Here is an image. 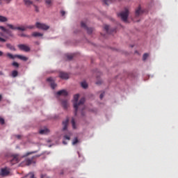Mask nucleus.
<instances>
[{
  "label": "nucleus",
  "instance_id": "obj_1",
  "mask_svg": "<svg viewBox=\"0 0 178 178\" xmlns=\"http://www.w3.org/2000/svg\"><path fill=\"white\" fill-rule=\"evenodd\" d=\"M80 97V95L79 94L75 95L74 96V108L75 109L74 111V115L75 116L77 115V111H79V109H80L81 111H84V109H86V106H84V102H86V98L82 97L79 102H77L79 101V98Z\"/></svg>",
  "mask_w": 178,
  "mask_h": 178
},
{
  "label": "nucleus",
  "instance_id": "obj_2",
  "mask_svg": "<svg viewBox=\"0 0 178 178\" xmlns=\"http://www.w3.org/2000/svg\"><path fill=\"white\" fill-rule=\"evenodd\" d=\"M118 16L121 18L122 22H127V18L129 17V10L126 8L124 11L118 14Z\"/></svg>",
  "mask_w": 178,
  "mask_h": 178
},
{
  "label": "nucleus",
  "instance_id": "obj_3",
  "mask_svg": "<svg viewBox=\"0 0 178 178\" xmlns=\"http://www.w3.org/2000/svg\"><path fill=\"white\" fill-rule=\"evenodd\" d=\"M7 27H9L11 30H19V31H26V30H27V28L25 26H15L10 24H8Z\"/></svg>",
  "mask_w": 178,
  "mask_h": 178
},
{
  "label": "nucleus",
  "instance_id": "obj_4",
  "mask_svg": "<svg viewBox=\"0 0 178 178\" xmlns=\"http://www.w3.org/2000/svg\"><path fill=\"white\" fill-rule=\"evenodd\" d=\"M35 27L37 29H39L40 30H44V31L49 30V26L40 22H36Z\"/></svg>",
  "mask_w": 178,
  "mask_h": 178
},
{
  "label": "nucleus",
  "instance_id": "obj_5",
  "mask_svg": "<svg viewBox=\"0 0 178 178\" xmlns=\"http://www.w3.org/2000/svg\"><path fill=\"white\" fill-rule=\"evenodd\" d=\"M81 26L84 30H86L88 34H92V31H94V29L92 28H88L87 25L84 23V22H81Z\"/></svg>",
  "mask_w": 178,
  "mask_h": 178
},
{
  "label": "nucleus",
  "instance_id": "obj_6",
  "mask_svg": "<svg viewBox=\"0 0 178 178\" xmlns=\"http://www.w3.org/2000/svg\"><path fill=\"white\" fill-rule=\"evenodd\" d=\"M47 81L50 83V86L53 90H55L56 88V83H55V80H54V78L52 77H49L47 79Z\"/></svg>",
  "mask_w": 178,
  "mask_h": 178
},
{
  "label": "nucleus",
  "instance_id": "obj_7",
  "mask_svg": "<svg viewBox=\"0 0 178 178\" xmlns=\"http://www.w3.org/2000/svg\"><path fill=\"white\" fill-rule=\"evenodd\" d=\"M9 173H10V171H9V169L8 168H1L0 172V176H2L3 177H5V176H9Z\"/></svg>",
  "mask_w": 178,
  "mask_h": 178
},
{
  "label": "nucleus",
  "instance_id": "obj_8",
  "mask_svg": "<svg viewBox=\"0 0 178 178\" xmlns=\"http://www.w3.org/2000/svg\"><path fill=\"white\" fill-rule=\"evenodd\" d=\"M18 48H19L21 51H24L25 52L30 51V47L26 44H19Z\"/></svg>",
  "mask_w": 178,
  "mask_h": 178
},
{
  "label": "nucleus",
  "instance_id": "obj_9",
  "mask_svg": "<svg viewBox=\"0 0 178 178\" xmlns=\"http://www.w3.org/2000/svg\"><path fill=\"white\" fill-rule=\"evenodd\" d=\"M59 77L63 80H67V79H69V74L64 72H60L59 73Z\"/></svg>",
  "mask_w": 178,
  "mask_h": 178
},
{
  "label": "nucleus",
  "instance_id": "obj_10",
  "mask_svg": "<svg viewBox=\"0 0 178 178\" xmlns=\"http://www.w3.org/2000/svg\"><path fill=\"white\" fill-rule=\"evenodd\" d=\"M57 95H63V97H67V91L65 90H61L57 92Z\"/></svg>",
  "mask_w": 178,
  "mask_h": 178
},
{
  "label": "nucleus",
  "instance_id": "obj_11",
  "mask_svg": "<svg viewBox=\"0 0 178 178\" xmlns=\"http://www.w3.org/2000/svg\"><path fill=\"white\" fill-rule=\"evenodd\" d=\"M67 124H69V118H67L65 121L63 122V130H67Z\"/></svg>",
  "mask_w": 178,
  "mask_h": 178
},
{
  "label": "nucleus",
  "instance_id": "obj_12",
  "mask_svg": "<svg viewBox=\"0 0 178 178\" xmlns=\"http://www.w3.org/2000/svg\"><path fill=\"white\" fill-rule=\"evenodd\" d=\"M16 56H17L16 58H17L18 59H20L21 60H24V62L29 60V58L24 56L16 54Z\"/></svg>",
  "mask_w": 178,
  "mask_h": 178
},
{
  "label": "nucleus",
  "instance_id": "obj_13",
  "mask_svg": "<svg viewBox=\"0 0 178 178\" xmlns=\"http://www.w3.org/2000/svg\"><path fill=\"white\" fill-rule=\"evenodd\" d=\"M13 163H17L19 162V156L17 154H15L13 156V159L11 160Z\"/></svg>",
  "mask_w": 178,
  "mask_h": 178
},
{
  "label": "nucleus",
  "instance_id": "obj_14",
  "mask_svg": "<svg viewBox=\"0 0 178 178\" xmlns=\"http://www.w3.org/2000/svg\"><path fill=\"white\" fill-rule=\"evenodd\" d=\"M33 159H34V157H32L31 159H26V164L28 166H30V165H31V163H35V162Z\"/></svg>",
  "mask_w": 178,
  "mask_h": 178
},
{
  "label": "nucleus",
  "instance_id": "obj_15",
  "mask_svg": "<svg viewBox=\"0 0 178 178\" xmlns=\"http://www.w3.org/2000/svg\"><path fill=\"white\" fill-rule=\"evenodd\" d=\"M141 13H143V10H141V7L139 6L135 12V15L136 17H138L140 15H141Z\"/></svg>",
  "mask_w": 178,
  "mask_h": 178
},
{
  "label": "nucleus",
  "instance_id": "obj_16",
  "mask_svg": "<svg viewBox=\"0 0 178 178\" xmlns=\"http://www.w3.org/2000/svg\"><path fill=\"white\" fill-rule=\"evenodd\" d=\"M44 34L39 33V32H33L32 33V37H34L35 38H37L38 37H42Z\"/></svg>",
  "mask_w": 178,
  "mask_h": 178
},
{
  "label": "nucleus",
  "instance_id": "obj_17",
  "mask_svg": "<svg viewBox=\"0 0 178 178\" xmlns=\"http://www.w3.org/2000/svg\"><path fill=\"white\" fill-rule=\"evenodd\" d=\"M6 45V47L8 48V49H10V51H16V48H15V47L11 44L7 43Z\"/></svg>",
  "mask_w": 178,
  "mask_h": 178
},
{
  "label": "nucleus",
  "instance_id": "obj_18",
  "mask_svg": "<svg viewBox=\"0 0 178 178\" xmlns=\"http://www.w3.org/2000/svg\"><path fill=\"white\" fill-rule=\"evenodd\" d=\"M6 56H7V58H9V59H15V58H17L16 54L13 55V54H10V53H7L6 54Z\"/></svg>",
  "mask_w": 178,
  "mask_h": 178
},
{
  "label": "nucleus",
  "instance_id": "obj_19",
  "mask_svg": "<svg viewBox=\"0 0 178 178\" xmlns=\"http://www.w3.org/2000/svg\"><path fill=\"white\" fill-rule=\"evenodd\" d=\"M64 109H67V106H69V103H67V100H63L61 102Z\"/></svg>",
  "mask_w": 178,
  "mask_h": 178
},
{
  "label": "nucleus",
  "instance_id": "obj_20",
  "mask_svg": "<svg viewBox=\"0 0 178 178\" xmlns=\"http://www.w3.org/2000/svg\"><path fill=\"white\" fill-rule=\"evenodd\" d=\"M39 133L40 134H47V133H49V129L47 128L44 129H40Z\"/></svg>",
  "mask_w": 178,
  "mask_h": 178
},
{
  "label": "nucleus",
  "instance_id": "obj_21",
  "mask_svg": "<svg viewBox=\"0 0 178 178\" xmlns=\"http://www.w3.org/2000/svg\"><path fill=\"white\" fill-rule=\"evenodd\" d=\"M74 56L73 54H65V58H67V60H72Z\"/></svg>",
  "mask_w": 178,
  "mask_h": 178
},
{
  "label": "nucleus",
  "instance_id": "obj_22",
  "mask_svg": "<svg viewBox=\"0 0 178 178\" xmlns=\"http://www.w3.org/2000/svg\"><path fill=\"white\" fill-rule=\"evenodd\" d=\"M0 22L1 23H5V22H8V19L6 18V17L0 15Z\"/></svg>",
  "mask_w": 178,
  "mask_h": 178
},
{
  "label": "nucleus",
  "instance_id": "obj_23",
  "mask_svg": "<svg viewBox=\"0 0 178 178\" xmlns=\"http://www.w3.org/2000/svg\"><path fill=\"white\" fill-rule=\"evenodd\" d=\"M18 75H19V72H17V70H13L11 73L12 77H17Z\"/></svg>",
  "mask_w": 178,
  "mask_h": 178
},
{
  "label": "nucleus",
  "instance_id": "obj_24",
  "mask_svg": "<svg viewBox=\"0 0 178 178\" xmlns=\"http://www.w3.org/2000/svg\"><path fill=\"white\" fill-rule=\"evenodd\" d=\"M113 1H115V0H103V3L105 5H107V6H108L110 3H112V2H113Z\"/></svg>",
  "mask_w": 178,
  "mask_h": 178
},
{
  "label": "nucleus",
  "instance_id": "obj_25",
  "mask_svg": "<svg viewBox=\"0 0 178 178\" xmlns=\"http://www.w3.org/2000/svg\"><path fill=\"white\" fill-rule=\"evenodd\" d=\"M24 2L26 6H30V5H33V1L30 0H24Z\"/></svg>",
  "mask_w": 178,
  "mask_h": 178
},
{
  "label": "nucleus",
  "instance_id": "obj_26",
  "mask_svg": "<svg viewBox=\"0 0 178 178\" xmlns=\"http://www.w3.org/2000/svg\"><path fill=\"white\" fill-rule=\"evenodd\" d=\"M71 123L72 124V129H76L77 127H76V122L74 121V118L72 119Z\"/></svg>",
  "mask_w": 178,
  "mask_h": 178
},
{
  "label": "nucleus",
  "instance_id": "obj_27",
  "mask_svg": "<svg viewBox=\"0 0 178 178\" xmlns=\"http://www.w3.org/2000/svg\"><path fill=\"white\" fill-rule=\"evenodd\" d=\"M104 30L106 31L107 34H111V33L109 32V26L108 25H105L104 26Z\"/></svg>",
  "mask_w": 178,
  "mask_h": 178
},
{
  "label": "nucleus",
  "instance_id": "obj_28",
  "mask_svg": "<svg viewBox=\"0 0 178 178\" xmlns=\"http://www.w3.org/2000/svg\"><path fill=\"white\" fill-rule=\"evenodd\" d=\"M12 66H13L14 67H15V68H17V67H19V66H20V65L17 63V62H13V63H12Z\"/></svg>",
  "mask_w": 178,
  "mask_h": 178
},
{
  "label": "nucleus",
  "instance_id": "obj_29",
  "mask_svg": "<svg viewBox=\"0 0 178 178\" xmlns=\"http://www.w3.org/2000/svg\"><path fill=\"white\" fill-rule=\"evenodd\" d=\"M81 84L83 88H87L88 87V84H87L86 82H81Z\"/></svg>",
  "mask_w": 178,
  "mask_h": 178
},
{
  "label": "nucleus",
  "instance_id": "obj_30",
  "mask_svg": "<svg viewBox=\"0 0 178 178\" xmlns=\"http://www.w3.org/2000/svg\"><path fill=\"white\" fill-rule=\"evenodd\" d=\"M0 30H2L4 33H8V29H6L4 26H0Z\"/></svg>",
  "mask_w": 178,
  "mask_h": 178
},
{
  "label": "nucleus",
  "instance_id": "obj_31",
  "mask_svg": "<svg viewBox=\"0 0 178 178\" xmlns=\"http://www.w3.org/2000/svg\"><path fill=\"white\" fill-rule=\"evenodd\" d=\"M77 143H79V139H77V138H75L72 141V145H76Z\"/></svg>",
  "mask_w": 178,
  "mask_h": 178
},
{
  "label": "nucleus",
  "instance_id": "obj_32",
  "mask_svg": "<svg viewBox=\"0 0 178 178\" xmlns=\"http://www.w3.org/2000/svg\"><path fill=\"white\" fill-rule=\"evenodd\" d=\"M44 2L46 5H51L52 4V0H44Z\"/></svg>",
  "mask_w": 178,
  "mask_h": 178
},
{
  "label": "nucleus",
  "instance_id": "obj_33",
  "mask_svg": "<svg viewBox=\"0 0 178 178\" xmlns=\"http://www.w3.org/2000/svg\"><path fill=\"white\" fill-rule=\"evenodd\" d=\"M148 56H149V54L145 53V54H143V60H146V59H147V58H148Z\"/></svg>",
  "mask_w": 178,
  "mask_h": 178
},
{
  "label": "nucleus",
  "instance_id": "obj_34",
  "mask_svg": "<svg viewBox=\"0 0 178 178\" xmlns=\"http://www.w3.org/2000/svg\"><path fill=\"white\" fill-rule=\"evenodd\" d=\"M19 35V37H26L27 38H30V35H26L24 33H21Z\"/></svg>",
  "mask_w": 178,
  "mask_h": 178
},
{
  "label": "nucleus",
  "instance_id": "obj_35",
  "mask_svg": "<svg viewBox=\"0 0 178 178\" xmlns=\"http://www.w3.org/2000/svg\"><path fill=\"white\" fill-rule=\"evenodd\" d=\"M35 26L34 25H29V26H26V29H29L30 30H33V29H34Z\"/></svg>",
  "mask_w": 178,
  "mask_h": 178
},
{
  "label": "nucleus",
  "instance_id": "obj_36",
  "mask_svg": "<svg viewBox=\"0 0 178 178\" xmlns=\"http://www.w3.org/2000/svg\"><path fill=\"white\" fill-rule=\"evenodd\" d=\"M0 123L1 124H5V120L0 117Z\"/></svg>",
  "mask_w": 178,
  "mask_h": 178
},
{
  "label": "nucleus",
  "instance_id": "obj_37",
  "mask_svg": "<svg viewBox=\"0 0 178 178\" xmlns=\"http://www.w3.org/2000/svg\"><path fill=\"white\" fill-rule=\"evenodd\" d=\"M33 154H35V152H27L25 155V156H29V155H31Z\"/></svg>",
  "mask_w": 178,
  "mask_h": 178
},
{
  "label": "nucleus",
  "instance_id": "obj_38",
  "mask_svg": "<svg viewBox=\"0 0 178 178\" xmlns=\"http://www.w3.org/2000/svg\"><path fill=\"white\" fill-rule=\"evenodd\" d=\"M0 42H6V40L0 37Z\"/></svg>",
  "mask_w": 178,
  "mask_h": 178
},
{
  "label": "nucleus",
  "instance_id": "obj_39",
  "mask_svg": "<svg viewBox=\"0 0 178 178\" xmlns=\"http://www.w3.org/2000/svg\"><path fill=\"white\" fill-rule=\"evenodd\" d=\"M64 138H65V140H70V136H67V135H65V136H64Z\"/></svg>",
  "mask_w": 178,
  "mask_h": 178
},
{
  "label": "nucleus",
  "instance_id": "obj_40",
  "mask_svg": "<svg viewBox=\"0 0 178 178\" xmlns=\"http://www.w3.org/2000/svg\"><path fill=\"white\" fill-rule=\"evenodd\" d=\"M44 177H46V178H49V177H47V175H44V174H42V175H40V178H44Z\"/></svg>",
  "mask_w": 178,
  "mask_h": 178
},
{
  "label": "nucleus",
  "instance_id": "obj_41",
  "mask_svg": "<svg viewBox=\"0 0 178 178\" xmlns=\"http://www.w3.org/2000/svg\"><path fill=\"white\" fill-rule=\"evenodd\" d=\"M60 13H61V15H63V16H65V15L66 14V13L63 10H61Z\"/></svg>",
  "mask_w": 178,
  "mask_h": 178
},
{
  "label": "nucleus",
  "instance_id": "obj_42",
  "mask_svg": "<svg viewBox=\"0 0 178 178\" xmlns=\"http://www.w3.org/2000/svg\"><path fill=\"white\" fill-rule=\"evenodd\" d=\"M100 99H102L104 98V93H102L99 96Z\"/></svg>",
  "mask_w": 178,
  "mask_h": 178
},
{
  "label": "nucleus",
  "instance_id": "obj_43",
  "mask_svg": "<svg viewBox=\"0 0 178 178\" xmlns=\"http://www.w3.org/2000/svg\"><path fill=\"white\" fill-rule=\"evenodd\" d=\"M16 137H17V138L20 139V138H22V136H20V135H17Z\"/></svg>",
  "mask_w": 178,
  "mask_h": 178
},
{
  "label": "nucleus",
  "instance_id": "obj_44",
  "mask_svg": "<svg viewBox=\"0 0 178 178\" xmlns=\"http://www.w3.org/2000/svg\"><path fill=\"white\" fill-rule=\"evenodd\" d=\"M3 56V52L0 51V56Z\"/></svg>",
  "mask_w": 178,
  "mask_h": 178
},
{
  "label": "nucleus",
  "instance_id": "obj_45",
  "mask_svg": "<svg viewBox=\"0 0 178 178\" xmlns=\"http://www.w3.org/2000/svg\"><path fill=\"white\" fill-rule=\"evenodd\" d=\"M0 76H3V72L0 71Z\"/></svg>",
  "mask_w": 178,
  "mask_h": 178
},
{
  "label": "nucleus",
  "instance_id": "obj_46",
  "mask_svg": "<svg viewBox=\"0 0 178 178\" xmlns=\"http://www.w3.org/2000/svg\"><path fill=\"white\" fill-rule=\"evenodd\" d=\"M63 144H64V145H66L67 144V143L66 141H63Z\"/></svg>",
  "mask_w": 178,
  "mask_h": 178
},
{
  "label": "nucleus",
  "instance_id": "obj_47",
  "mask_svg": "<svg viewBox=\"0 0 178 178\" xmlns=\"http://www.w3.org/2000/svg\"><path fill=\"white\" fill-rule=\"evenodd\" d=\"M6 2L8 3H10V1H12V0H6Z\"/></svg>",
  "mask_w": 178,
  "mask_h": 178
},
{
  "label": "nucleus",
  "instance_id": "obj_48",
  "mask_svg": "<svg viewBox=\"0 0 178 178\" xmlns=\"http://www.w3.org/2000/svg\"><path fill=\"white\" fill-rule=\"evenodd\" d=\"M0 101H2V95H0Z\"/></svg>",
  "mask_w": 178,
  "mask_h": 178
},
{
  "label": "nucleus",
  "instance_id": "obj_49",
  "mask_svg": "<svg viewBox=\"0 0 178 178\" xmlns=\"http://www.w3.org/2000/svg\"><path fill=\"white\" fill-rule=\"evenodd\" d=\"M60 175H63V170L60 172Z\"/></svg>",
  "mask_w": 178,
  "mask_h": 178
},
{
  "label": "nucleus",
  "instance_id": "obj_50",
  "mask_svg": "<svg viewBox=\"0 0 178 178\" xmlns=\"http://www.w3.org/2000/svg\"><path fill=\"white\" fill-rule=\"evenodd\" d=\"M81 115H82V116H84V113H83V112L81 113Z\"/></svg>",
  "mask_w": 178,
  "mask_h": 178
},
{
  "label": "nucleus",
  "instance_id": "obj_51",
  "mask_svg": "<svg viewBox=\"0 0 178 178\" xmlns=\"http://www.w3.org/2000/svg\"><path fill=\"white\" fill-rule=\"evenodd\" d=\"M113 31H116V29H113Z\"/></svg>",
  "mask_w": 178,
  "mask_h": 178
}]
</instances>
